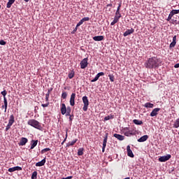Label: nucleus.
Segmentation results:
<instances>
[{
    "label": "nucleus",
    "mask_w": 179,
    "mask_h": 179,
    "mask_svg": "<svg viewBox=\"0 0 179 179\" xmlns=\"http://www.w3.org/2000/svg\"><path fill=\"white\" fill-rule=\"evenodd\" d=\"M159 65H160V59L157 57H152L145 63V68L148 69L159 68Z\"/></svg>",
    "instance_id": "1"
},
{
    "label": "nucleus",
    "mask_w": 179,
    "mask_h": 179,
    "mask_svg": "<svg viewBox=\"0 0 179 179\" xmlns=\"http://www.w3.org/2000/svg\"><path fill=\"white\" fill-rule=\"evenodd\" d=\"M27 124L28 125H30L31 127L36 128V129H39V131H41V124H40L38 121L34 119H31L28 120Z\"/></svg>",
    "instance_id": "2"
},
{
    "label": "nucleus",
    "mask_w": 179,
    "mask_h": 179,
    "mask_svg": "<svg viewBox=\"0 0 179 179\" xmlns=\"http://www.w3.org/2000/svg\"><path fill=\"white\" fill-rule=\"evenodd\" d=\"M60 111H61L62 115H65V114H66V113H71V109L70 106H68L66 108V106L65 105V103H62Z\"/></svg>",
    "instance_id": "3"
},
{
    "label": "nucleus",
    "mask_w": 179,
    "mask_h": 179,
    "mask_svg": "<svg viewBox=\"0 0 179 179\" xmlns=\"http://www.w3.org/2000/svg\"><path fill=\"white\" fill-rule=\"evenodd\" d=\"M122 133L125 136H132V135H135L134 130L129 129V127H124L122 129Z\"/></svg>",
    "instance_id": "4"
},
{
    "label": "nucleus",
    "mask_w": 179,
    "mask_h": 179,
    "mask_svg": "<svg viewBox=\"0 0 179 179\" xmlns=\"http://www.w3.org/2000/svg\"><path fill=\"white\" fill-rule=\"evenodd\" d=\"M83 103L84 104V106L83 107V111H87L89 107V99H87V96H85L83 97Z\"/></svg>",
    "instance_id": "5"
},
{
    "label": "nucleus",
    "mask_w": 179,
    "mask_h": 179,
    "mask_svg": "<svg viewBox=\"0 0 179 179\" xmlns=\"http://www.w3.org/2000/svg\"><path fill=\"white\" fill-rule=\"evenodd\" d=\"M170 159H171V155L168 154L166 155L160 157L158 160L161 163H163L164 162H167L168 160H170Z\"/></svg>",
    "instance_id": "6"
},
{
    "label": "nucleus",
    "mask_w": 179,
    "mask_h": 179,
    "mask_svg": "<svg viewBox=\"0 0 179 179\" xmlns=\"http://www.w3.org/2000/svg\"><path fill=\"white\" fill-rule=\"evenodd\" d=\"M87 61H89V59L87 58H85L80 62V65L81 69H85V68H87V65H89V62H87Z\"/></svg>",
    "instance_id": "7"
},
{
    "label": "nucleus",
    "mask_w": 179,
    "mask_h": 179,
    "mask_svg": "<svg viewBox=\"0 0 179 179\" xmlns=\"http://www.w3.org/2000/svg\"><path fill=\"white\" fill-rule=\"evenodd\" d=\"M120 17H121V13H115V18H114L113 21L110 23V25L114 26V24H115V23H118Z\"/></svg>",
    "instance_id": "8"
},
{
    "label": "nucleus",
    "mask_w": 179,
    "mask_h": 179,
    "mask_svg": "<svg viewBox=\"0 0 179 179\" xmlns=\"http://www.w3.org/2000/svg\"><path fill=\"white\" fill-rule=\"evenodd\" d=\"M107 139H108V133H106L103 141L102 152L104 153L106 151V146H107Z\"/></svg>",
    "instance_id": "9"
},
{
    "label": "nucleus",
    "mask_w": 179,
    "mask_h": 179,
    "mask_svg": "<svg viewBox=\"0 0 179 179\" xmlns=\"http://www.w3.org/2000/svg\"><path fill=\"white\" fill-rule=\"evenodd\" d=\"M76 98V94L72 93L70 98V106L73 107L75 106V99Z\"/></svg>",
    "instance_id": "10"
},
{
    "label": "nucleus",
    "mask_w": 179,
    "mask_h": 179,
    "mask_svg": "<svg viewBox=\"0 0 179 179\" xmlns=\"http://www.w3.org/2000/svg\"><path fill=\"white\" fill-rule=\"evenodd\" d=\"M159 111H160L159 108H154L150 114V117H156L159 114Z\"/></svg>",
    "instance_id": "11"
},
{
    "label": "nucleus",
    "mask_w": 179,
    "mask_h": 179,
    "mask_svg": "<svg viewBox=\"0 0 179 179\" xmlns=\"http://www.w3.org/2000/svg\"><path fill=\"white\" fill-rule=\"evenodd\" d=\"M127 156H129V157H134V152H132V150H131V146L129 145L127 146Z\"/></svg>",
    "instance_id": "12"
},
{
    "label": "nucleus",
    "mask_w": 179,
    "mask_h": 179,
    "mask_svg": "<svg viewBox=\"0 0 179 179\" xmlns=\"http://www.w3.org/2000/svg\"><path fill=\"white\" fill-rule=\"evenodd\" d=\"M100 76H104V73L103 72H100L98 74H96V76H95V78L94 79H92L91 80V82H97V80H99V78H100Z\"/></svg>",
    "instance_id": "13"
},
{
    "label": "nucleus",
    "mask_w": 179,
    "mask_h": 179,
    "mask_svg": "<svg viewBox=\"0 0 179 179\" xmlns=\"http://www.w3.org/2000/svg\"><path fill=\"white\" fill-rule=\"evenodd\" d=\"M134 31H135V30L131 28L130 29H127L124 34L123 36L124 37H127V36H129V34H132V33H134Z\"/></svg>",
    "instance_id": "14"
},
{
    "label": "nucleus",
    "mask_w": 179,
    "mask_h": 179,
    "mask_svg": "<svg viewBox=\"0 0 179 179\" xmlns=\"http://www.w3.org/2000/svg\"><path fill=\"white\" fill-rule=\"evenodd\" d=\"M27 142H29V140L24 137H22L20 141V146H24Z\"/></svg>",
    "instance_id": "15"
},
{
    "label": "nucleus",
    "mask_w": 179,
    "mask_h": 179,
    "mask_svg": "<svg viewBox=\"0 0 179 179\" xmlns=\"http://www.w3.org/2000/svg\"><path fill=\"white\" fill-rule=\"evenodd\" d=\"M148 138H149V136L144 135L141 136L140 138H138L137 141L138 142H146V141H148Z\"/></svg>",
    "instance_id": "16"
},
{
    "label": "nucleus",
    "mask_w": 179,
    "mask_h": 179,
    "mask_svg": "<svg viewBox=\"0 0 179 179\" xmlns=\"http://www.w3.org/2000/svg\"><path fill=\"white\" fill-rule=\"evenodd\" d=\"M38 143V140H31L30 149L33 150V148H34L35 147L37 146Z\"/></svg>",
    "instance_id": "17"
},
{
    "label": "nucleus",
    "mask_w": 179,
    "mask_h": 179,
    "mask_svg": "<svg viewBox=\"0 0 179 179\" xmlns=\"http://www.w3.org/2000/svg\"><path fill=\"white\" fill-rule=\"evenodd\" d=\"M104 40V36H94L93 37V41H103Z\"/></svg>",
    "instance_id": "18"
},
{
    "label": "nucleus",
    "mask_w": 179,
    "mask_h": 179,
    "mask_svg": "<svg viewBox=\"0 0 179 179\" xmlns=\"http://www.w3.org/2000/svg\"><path fill=\"white\" fill-rule=\"evenodd\" d=\"M113 136L116 138V139H118V141H124V139H125V137L124 136L118 134H115Z\"/></svg>",
    "instance_id": "19"
},
{
    "label": "nucleus",
    "mask_w": 179,
    "mask_h": 179,
    "mask_svg": "<svg viewBox=\"0 0 179 179\" xmlns=\"http://www.w3.org/2000/svg\"><path fill=\"white\" fill-rule=\"evenodd\" d=\"M44 164H45V157L43 159H42L41 162H37L36 164V167H42V166H44Z\"/></svg>",
    "instance_id": "20"
},
{
    "label": "nucleus",
    "mask_w": 179,
    "mask_h": 179,
    "mask_svg": "<svg viewBox=\"0 0 179 179\" xmlns=\"http://www.w3.org/2000/svg\"><path fill=\"white\" fill-rule=\"evenodd\" d=\"M13 122H15V116H13V115H11L10 116L8 124L12 127V125H13Z\"/></svg>",
    "instance_id": "21"
},
{
    "label": "nucleus",
    "mask_w": 179,
    "mask_h": 179,
    "mask_svg": "<svg viewBox=\"0 0 179 179\" xmlns=\"http://www.w3.org/2000/svg\"><path fill=\"white\" fill-rule=\"evenodd\" d=\"M76 142H78V138H76V139L73 140V141H69V142L66 144V148H71V146H73V145H75V143H76Z\"/></svg>",
    "instance_id": "22"
},
{
    "label": "nucleus",
    "mask_w": 179,
    "mask_h": 179,
    "mask_svg": "<svg viewBox=\"0 0 179 179\" xmlns=\"http://www.w3.org/2000/svg\"><path fill=\"white\" fill-rule=\"evenodd\" d=\"M15 0H8L7 5H6V8H8V9L11 8L12 5H13V3H15Z\"/></svg>",
    "instance_id": "23"
},
{
    "label": "nucleus",
    "mask_w": 179,
    "mask_h": 179,
    "mask_svg": "<svg viewBox=\"0 0 179 179\" xmlns=\"http://www.w3.org/2000/svg\"><path fill=\"white\" fill-rule=\"evenodd\" d=\"M154 106L155 105L153 103H150L149 102L144 104V107H145V108H153Z\"/></svg>",
    "instance_id": "24"
},
{
    "label": "nucleus",
    "mask_w": 179,
    "mask_h": 179,
    "mask_svg": "<svg viewBox=\"0 0 179 179\" xmlns=\"http://www.w3.org/2000/svg\"><path fill=\"white\" fill-rule=\"evenodd\" d=\"M133 122L136 125H142V124H143V122L142 120H136V119H134L133 120Z\"/></svg>",
    "instance_id": "25"
},
{
    "label": "nucleus",
    "mask_w": 179,
    "mask_h": 179,
    "mask_svg": "<svg viewBox=\"0 0 179 179\" xmlns=\"http://www.w3.org/2000/svg\"><path fill=\"white\" fill-rule=\"evenodd\" d=\"M3 103H4V113H6V110H8V99L6 98L3 99Z\"/></svg>",
    "instance_id": "26"
},
{
    "label": "nucleus",
    "mask_w": 179,
    "mask_h": 179,
    "mask_svg": "<svg viewBox=\"0 0 179 179\" xmlns=\"http://www.w3.org/2000/svg\"><path fill=\"white\" fill-rule=\"evenodd\" d=\"M173 127V128H179V117L176 120H175Z\"/></svg>",
    "instance_id": "27"
},
{
    "label": "nucleus",
    "mask_w": 179,
    "mask_h": 179,
    "mask_svg": "<svg viewBox=\"0 0 179 179\" xmlns=\"http://www.w3.org/2000/svg\"><path fill=\"white\" fill-rule=\"evenodd\" d=\"M73 76H75V71H71L69 75H68V77L70 78V79H72L73 78Z\"/></svg>",
    "instance_id": "28"
},
{
    "label": "nucleus",
    "mask_w": 179,
    "mask_h": 179,
    "mask_svg": "<svg viewBox=\"0 0 179 179\" xmlns=\"http://www.w3.org/2000/svg\"><path fill=\"white\" fill-rule=\"evenodd\" d=\"M78 156H83V148H79L78 150Z\"/></svg>",
    "instance_id": "29"
},
{
    "label": "nucleus",
    "mask_w": 179,
    "mask_h": 179,
    "mask_svg": "<svg viewBox=\"0 0 179 179\" xmlns=\"http://www.w3.org/2000/svg\"><path fill=\"white\" fill-rule=\"evenodd\" d=\"M173 16H174L173 15H172V13L170 12L168 18L166 19L167 22H170L171 20H173Z\"/></svg>",
    "instance_id": "30"
},
{
    "label": "nucleus",
    "mask_w": 179,
    "mask_h": 179,
    "mask_svg": "<svg viewBox=\"0 0 179 179\" xmlns=\"http://www.w3.org/2000/svg\"><path fill=\"white\" fill-rule=\"evenodd\" d=\"M170 23H171V24H179V22L177 21V20H174V19H172L170 21Z\"/></svg>",
    "instance_id": "31"
},
{
    "label": "nucleus",
    "mask_w": 179,
    "mask_h": 179,
    "mask_svg": "<svg viewBox=\"0 0 179 179\" xmlns=\"http://www.w3.org/2000/svg\"><path fill=\"white\" fill-rule=\"evenodd\" d=\"M31 179H37V171H34L32 173Z\"/></svg>",
    "instance_id": "32"
},
{
    "label": "nucleus",
    "mask_w": 179,
    "mask_h": 179,
    "mask_svg": "<svg viewBox=\"0 0 179 179\" xmlns=\"http://www.w3.org/2000/svg\"><path fill=\"white\" fill-rule=\"evenodd\" d=\"M171 13H172V15L174 16V15H178L179 13V10H172L171 11Z\"/></svg>",
    "instance_id": "33"
},
{
    "label": "nucleus",
    "mask_w": 179,
    "mask_h": 179,
    "mask_svg": "<svg viewBox=\"0 0 179 179\" xmlns=\"http://www.w3.org/2000/svg\"><path fill=\"white\" fill-rule=\"evenodd\" d=\"M1 94L3 96V99L6 98V94H8V92L6 90L1 92Z\"/></svg>",
    "instance_id": "34"
},
{
    "label": "nucleus",
    "mask_w": 179,
    "mask_h": 179,
    "mask_svg": "<svg viewBox=\"0 0 179 179\" xmlns=\"http://www.w3.org/2000/svg\"><path fill=\"white\" fill-rule=\"evenodd\" d=\"M68 96V94L66 92H62V98L65 99Z\"/></svg>",
    "instance_id": "35"
},
{
    "label": "nucleus",
    "mask_w": 179,
    "mask_h": 179,
    "mask_svg": "<svg viewBox=\"0 0 179 179\" xmlns=\"http://www.w3.org/2000/svg\"><path fill=\"white\" fill-rule=\"evenodd\" d=\"M113 118H114V117H113V115H111V116L108 115V116L104 117V121H108V120H111Z\"/></svg>",
    "instance_id": "36"
},
{
    "label": "nucleus",
    "mask_w": 179,
    "mask_h": 179,
    "mask_svg": "<svg viewBox=\"0 0 179 179\" xmlns=\"http://www.w3.org/2000/svg\"><path fill=\"white\" fill-rule=\"evenodd\" d=\"M176 44H177V42H173L170 44L169 45V48L171 49V48H173V47H176Z\"/></svg>",
    "instance_id": "37"
},
{
    "label": "nucleus",
    "mask_w": 179,
    "mask_h": 179,
    "mask_svg": "<svg viewBox=\"0 0 179 179\" xmlns=\"http://www.w3.org/2000/svg\"><path fill=\"white\" fill-rule=\"evenodd\" d=\"M50 150H51L50 148H45L41 150V153H42V155H43V153H45L46 152H50Z\"/></svg>",
    "instance_id": "38"
},
{
    "label": "nucleus",
    "mask_w": 179,
    "mask_h": 179,
    "mask_svg": "<svg viewBox=\"0 0 179 179\" xmlns=\"http://www.w3.org/2000/svg\"><path fill=\"white\" fill-rule=\"evenodd\" d=\"M81 20H83V22H89V20H90V18L89 17H85L84 18H83Z\"/></svg>",
    "instance_id": "39"
},
{
    "label": "nucleus",
    "mask_w": 179,
    "mask_h": 179,
    "mask_svg": "<svg viewBox=\"0 0 179 179\" xmlns=\"http://www.w3.org/2000/svg\"><path fill=\"white\" fill-rule=\"evenodd\" d=\"M108 78H109L110 82H114V76H113V75H109V76H108Z\"/></svg>",
    "instance_id": "40"
},
{
    "label": "nucleus",
    "mask_w": 179,
    "mask_h": 179,
    "mask_svg": "<svg viewBox=\"0 0 179 179\" xmlns=\"http://www.w3.org/2000/svg\"><path fill=\"white\" fill-rule=\"evenodd\" d=\"M48 99H50V92H48V93L45 94L46 101H48Z\"/></svg>",
    "instance_id": "41"
},
{
    "label": "nucleus",
    "mask_w": 179,
    "mask_h": 179,
    "mask_svg": "<svg viewBox=\"0 0 179 179\" xmlns=\"http://www.w3.org/2000/svg\"><path fill=\"white\" fill-rule=\"evenodd\" d=\"M8 171H9V173H13V171H16L15 166L13 168L8 169Z\"/></svg>",
    "instance_id": "42"
},
{
    "label": "nucleus",
    "mask_w": 179,
    "mask_h": 179,
    "mask_svg": "<svg viewBox=\"0 0 179 179\" xmlns=\"http://www.w3.org/2000/svg\"><path fill=\"white\" fill-rule=\"evenodd\" d=\"M15 171H22V167L20 166H15Z\"/></svg>",
    "instance_id": "43"
},
{
    "label": "nucleus",
    "mask_w": 179,
    "mask_h": 179,
    "mask_svg": "<svg viewBox=\"0 0 179 179\" xmlns=\"http://www.w3.org/2000/svg\"><path fill=\"white\" fill-rule=\"evenodd\" d=\"M6 45V42L3 40H1L0 41V45Z\"/></svg>",
    "instance_id": "44"
},
{
    "label": "nucleus",
    "mask_w": 179,
    "mask_h": 179,
    "mask_svg": "<svg viewBox=\"0 0 179 179\" xmlns=\"http://www.w3.org/2000/svg\"><path fill=\"white\" fill-rule=\"evenodd\" d=\"M72 121H73V115L69 116L70 124H72Z\"/></svg>",
    "instance_id": "45"
},
{
    "label": "nucleus",
    "mask_w": 179,
    "mask_h": 179,
    "mask_svg": "<svg viewBox=\"0 0 179 179\" xmlns=\"http://www.w3.org/2000/svg\"><path fill=\"white\" fill-rule=\"evenodd\" d=\"M120 9H121V3H119V6L116 10V13H120Z\"/></svg>",
    "instance_id": "46"
},
{
    "label": "nucleus",
    "mask_w": 179,
    "mask_h": 179,
    "mask_svg": "<svg viewBox=\"0 0 179 179\" xmlns=\"http://www.w3.org/2000/svg\"><path fill=\"white\" fill-rule=\"evenodd\" d=\"M83 24V21L81 20L78 24H77V27H79L80 26H82Z\"/></svg>",
    "instance_id": "47"
},
{
    "label": "nucleus",
    "mask_w": 179,
    "mask_h": 179,
    "mask_svg": "<svg viewBox=\"0 0 179 179\" xmlns=\"http://www.w3.org/2000/svg\"><path fill=\"white\" fill-rule=\"evenodd\" d=\"M67 138H68V132L66 133V137H65V138L63 141V143H65L66 142Z\"/></svg>",
    "instance_id": "48"
},
{
    "label": "nucleus",
    "mask_w": 179,
    "mask_h": 179,
    "mask_svg": "<svg viewBox=\"0 0 179 179\" xmlns=\"http://www.w3.org/2000/svg\"><path fill=\"white\" fill-rule=\"evenodd\" d=\"M12 126H10V124H7L6 127V131H9V129H10V127Z\"/></svg>",
    "instance_id": "49"
},
{
    "label": "nucleus",
    "mask_w": 179,
    "mask_h": 179,
    "mask_svg": "<svg viewBox=\"0 0 179 179\" xmlns=\"http://www.w3.org/2000/svg\"><path fill=\"white\" fill-rule=\"evenodd\" d=\"M176 41H177V36H174L173 37V42L176 43Z\"/></svg>",
    "instance_id": "50"
},
{
    "label": "nucleus",
    "mask_w": 179,
    "mask_h": 179,
    "mask_svg": "<svg viewBox=\"0 0 179 179\" xmlns=\"http://www.w3.org/2000/svg\"><path fill=\"white\" fill-rule=\"evenodd\" d=\"M66 117H71V115H71V113H69V112H66Z\"/></svg>",
    "instance_id": "51"
},
{
    "label": "nucleus",
    "mask_w": 179,
    "mask_h": 179,
    "mask_svg": "<svg viewBox=\"0 0 179 179\" xmlns=\"http://www.w3.org/2000/svg\"><path fill=\"white\" fill-rule=\"evenodd\" d=\"M49 103H42L41 106L42 107H48Z\"/></svg>",
    "instance_id": "52"
},
{
    "label": "nucleus",
    "mask_w": 179,
    "mask_h": 179,
    "mask_svg": "<svg viewBox=\"0 0 179 179\" xmlns=\"http://www.w3.org/2000/svg\"><path fill=\"white\" fill-rule=\"evenodd\" d=\"M78 27H78V25H76V28L73 29V32L77 31Z\"/></svg>",
    "instance_id": "53"
},
{
    "label": "nucleus",
    "mask_w": 179,
    "mask_h": 179,
    "mask_svg": "<svg viewBox=\"0 0 179 179\" xmlns=\"http://www.w3.org/2000/svg\"><path fill=\"white\" fill-rule=\"evenodd\" d=\"M174 68H179V63L174 65Z\"/></svg>",
    "instance_id": "54"
},
{
    "label": "nucleus",
    "mask_w": 179,
    "mask_h": 179,
    "mask_svg": "<svg viewBox=\"0 0 179 179\" xmlns=\"http://www.w3.org/2000/svg\"><path fill=\"white\" fill-rule=\"evenodd\" d=\"M108 6H113V4H111V3H109V4H107V7H108Z\"/></svg>",
    "instance_id": "55"
},
{
    "label": "nucleus",
    "mask_w": 179,
    "mask_h": 179,
    "mask_svg": "<svg viewBox=\"0 0 179 179\" xmlns=\"http://www.w3.org/2000/svg\"><path fill=\"white\" fill-rule=\"evenodd\" d=\"M52 90V88H51L50 90H48V92H49V94L50 93H51V91Z\"/></svg>",
    "instance_id": "56"
},
{
    "label": "nucleus",
    "mask_w": 179,
    "mask_h": 179,
    "mask_svg": "<svg viewBox=\"0 0 179 179\" xmlns=\"http://www.w3.org/2000/svg\"><path fill=\"white\" fill-rule=\"evenodd\" d=\"M1 108H4V109H5V105H3V106H1Z\"/></svg>",
    "instance_id": "57"
},
{
    "label": "nucleus",
    "mask_w": 179,
    "mask_h": 179,
    "mask_svg": "<svg viewBox=\"0 0 179 179\" xmlns=\"http://www.w3.org/2000/svg\"><path fill=\"white\" fill-rule=\"evenodd\" d=\"M24 2H29V1H30V0H24Z\"/></svg>",
    "instance_id": "58"
},
{
    "label": "nucleus",
    "mask_w": 179,
    "mask_h": 179,
    "mask_svg": "<svg viewBox=\"0 0 179 179\" xmlns=\"http://www.w3.org/2000/svg\"><path fill=\"white\" fill-rule=\"evenodd\" d=\"M64 141H62V145H64Z\"/></svg>",
    "instance_id": "59"
},
{
    "label": "nucleus",
    "mask_w": 179,
    "mask_h": 179,
    "mask_svg": "<svg viewBox=\"0 0 179 179\" xmlns=\"http://www.w3.org/2000/svg\"><path fill=\"white\" fill-rule=\"evenodd\" d=\"M64 90H66V87H64Z\"/></svg>",
    "instance_id": "60"
},
{
    "label": "nucleus",
    "mask_w": 179,
    "mask_h": 179,
    "mask_svg": "<svg viewBox=\"0 0 179 179\" xmlns=\"http://www.w3.org/2000/svg\"><path fill=\"white\" fill-rule=\"evenodd\" d=\"M0 10H1V5H0Z\"/></svg>",
    "instance_id": "61"
},
{
    "label": "nucleus",
    "mask_w": 179,
    "mask_h": 179,
    "mask_svg": "<svg viewBox=\"0 0 179 179\" xmlns=\"http://www.w3.org/2000/svg\"><path fill=\"white\" fill-rule=\"evenodd\" d=\"M178 135H179V132H178Z\"/></svg>",
    "instance_id": "62"
}]
</instances>
